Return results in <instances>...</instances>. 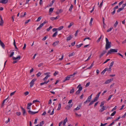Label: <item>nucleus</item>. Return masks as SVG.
I'll return each mask as SVG.
<instances>
[{
    "mask_svg": "<svg viewBox=\"0 0 126 126\" xmlns=\"http://www.w3.org/2000/svg\"><path fill=\"white\" fill-rule=\"evenodd\" d=\"M111 67H109V68L107 70L108 71H110V72H111Z\"/></svg>",
    "mask_w": 126,
    "mask_h": 126,
    "instance_id": "nucleus-60",
    "label": "nucleus"
},
{
    "mask_svg": "<svg viewBox=\"0 0 126 126\" xmlns=\"http://www.w3.org/2000/svg\"><path fill=\"white\" fill-rule=\"evenodd\" d=\"M28 112L30 114L33 115L36 113H37L38 112V111L33 112L31 110H29L28 111Z\"/></svg>",
    "mask_w": 126,
    "mask_h": 126,
    "instance_id": "nucleus-7",
    "label": "nucleus"
},
{
    "mask_svg": "<svg viewBox=\"0 0 126 126\" xmlns=\"http://www.w3.org/2000/svg\"><path fill=\"white\" fill-rule=\"evenodd\" d=\"M93 20V18H91L89 23V25L90 26L92 25V21Z\"/></svg>",
    "mask_w": 126,
    "mask_h": 126,
    "instance_id": "nucleus-32",
    "label": "nucleus"
},
{
    "mask_svg": "<svg viewBox=\"0 0 126 126\" xmlns=\"http://www.w3.org/2000/svg\"><path fill=\"white\" fill-rule=\"evenodd\" d=\"M14 54V52H11V54L10 55L9 57H12Z\"/></svg>",
    "mask_w": 126,
    "mask_h": 126,
    "instance_id": "nucleus-50",
    "label": "nucleus"
},
{
    "mask_svg": "<svg viewBox=\"0 0 126 126\" xmlns=\"http://www.w3.org/2000/svg\"><path fill=\"white\" fill-rule=\"evenodd\" d=\"M106 107L104 106H103L99 110V111L100 112H103L104 110H106Z\"/></svg>",
    "mask_w": 126,
    "mask_h": 126,
    "instance_id": "nucleus-12",
    "label": "nucleus"
},
{
    "mask_svg": "<svg viewBox=\"0 0 126 126\" xmlns=\"http://www.w3.org/2000/svg\"><path fill=\"white\" fill-rule=\"evenodd\" d=\"M112 96H113V95H110L109 96L108 99L107 100L108 101H109V100H110Z\"/></svg>",
    "mask_w": 126,
    "mask_h": 126,
    "instance_id": "nucleus-56",
    "label": "nucleus"
},
{
    "mask_svg": "<svg viewBox=\"0 0 126 126\" xmlns=\"http://www.w3.org/2000/svg\"><path fill=\"white\" fill-rule=\"evenodd\" d=\"M55 1V0H53L51 2V3H50V4L49 5V6L50 7H51L54 2Z\"/></svg>",
    "mask_w": 126,
    "mask_h": 126,
    "instance_id": "nucleus-25",
    "label": "nucleus"
},
{
    "mask_svg": "<svg viewBox=\"0 0 126 126\" xmlns=\"http://www.w3.org/2000/svg\"><path fill=\"white\" fill-rule=\"evenodd\" d=\"M81 104H80L79 105H78L77 107L75 109H74V111H75V110H77L80 109V108L81 106Z\"/></svg>",
    "mask_w": 126,
    "mask_h": 126,
    "instance_id": "nucleus-11",
    "label": "nucleus"
},
{
    "mask_svg": "<svg viewBox=\"0 0 126 126\" xmlns=\"http://www.w3.org/2000/svg\"><path fill=\"white\" fill-rule=\"evenodd\" d=\"M118 22L117 21H116V22L115 23L114 25V27L115 28L117 26Z\"/></svg>",
    "mask_w": 126,
    "mask_h": 126,
    "instance_id": "nucleus-34",
    "label": "nucleus"
},
{
    "mask_svg": "<svg viewBox=\"0 0 126 126\" xmlns=\"http://www.w3.org/2000/svg\"><path fill=\"white\" fill-rule=\"evenodd\" d=\"M75 54V53L74 52H72V53L70 54L68 56L69 57H70L72 56H73Z\"/></svg>",
    "mask_w": 126,
    "mask_h": 126,
    "instance_id": "nucleus-28",
    "label": "nucleus"
},
{
    "mask_svg": "<svg viewBox=\"0 0 126 126\" xmlns=\"http://www.w3.org/2000/svg\"><path fill=\"white\" fill-rule=\"evenodd\" d=\"M21 108L23 111V115L24 116L25 114L26 113V112L24 108H23L22 107H21Z\"/></svg>",
    "mask_w": 126,
    "mask_h": 126,
    "instance_id": "nucleus-13",
    "label": "nucleus"
},
{
    "mask_svg": "<svg viewBox=\"0 0 126 126\" xmlns=\"http://www.w3.org/2000/svg\"><path fill=\"white\" fill-rule=\"evenodd\" d=\"M77 88H79L78 90L81 91L82 89V86H81V84H80L77 87Z\"/></svg>",
    "mask_w": 126,
    "mask_h": 126,
    "instance_id": "nucleus-14",
    "label": "nucleus"
},
{
    "mask_svg": "<svg viewBox=\"0 0 126 126\" xmlns=\"http://www.w3.org/2000/svg\"><path fill=\"white\" fill-rule=\"evenodd\" d=\"M21 58V56L19 55L17 56L16 57H13V60H19Z\"/></svg>",
    "mask_w": 126,
    "mask_h": 126,
    "instance_id": "nucleus-6",
    "label": "nucleus"
},
{
    "mask_svg": "<svg viewBox=\"0 0 126 126\" xmlns=\"http://www.w3.org/2000/svg\"><path fill=\"white\" fill-rule=\"evenodd\" d=\"M92 94L90 96L88 97V98L87 99L88 100H89L90 101H91V98H92Z\"/></svg>",
    "mask_w": 126,
    "mask_h": 126,
    "instance_id": "nucleus-27",
    "label": "nucleus"
},
{
    "mask_svg": "<svg viewBox=\"0 0 126 126\" xmlns=\"http://www.w3.org/2000/svg\"><path fill=\"white\" fill-rule=\"evenodd\" d=\"M94 62H93V63L92 64L91 66H90V67H88L87 69H91L93 66L94 65V64L93 63Z\"/></svg>",
    "mask_w": 126,
    "mask_h": 126,
    "instance_id": "nucleus-36",
    "label": "nucleus"
},
{
    "mask_svg": "<svg viewBox=\"0 0 126 126\" xmlns=\"http://www.w3.org/2000/svg\"><path fill=\"white\" fill-rule=\"evenodd\" d=\"M29 92L28 91H27V92H25L24 93V94L25 96H26V95H28L29 94Z\"/></svg>",
    "mask_w": 126,
    "mask_h": 126,
    "instance_id": "nucleus-58",
    "label": "nucleus"
},
{
    "mask_svg": "<svg viewBox=\"0 0 126 126\" xmlns=\"http://www.w3.org/2000/svg\"><path fill=\"white\" fill-rule=\"evenodd\" d=\"M61 108V103H59L58 104V107L57 109V110H59Z\"/></svg>",
    "mask_w": 126,
    "mask_h": 126,
    "instance_id": "nucleus-23",
    "label": "nucleus"
},
{
    "mask_svg": "<svg viewBox=\"0 0 126 126\" xmlns=\"http://www.w3.org/2000/svg\"><path fill=\"white\" fill-rule=\"evenodd\" d=\"M4 23L3 20H1L0 21V26H2Z\"/></svg>",
    "mask_w": 126,
    "mask_h": 126,
    "instance_id": "nucleus-31",
    "label": "nucleus"
},
{
    "mask_svg": "<svg viewBox=\"0 0 126 126\" xmlns=\"http://www.w3.org/2000/svg\"><path fill=\"white\" fill-rule=\"evenodd\" d=\"M118 51V49H110L109 51H108L107 54H106V56L112 53H115L117 52Z\"/></svg>",
    "mask_w": 126,
    "mask_h": 126,
    "instance_id": "nucleus-2",
    "label": "nucleus"
},
{
    "mask_svg": "<svg viewBox=\"0 0 126 126\" xmlns=\"http://www.w3.org/2000/svg\"><path fill=\"white\" fill-rule=\"evenodd\" d=\"M63 28V26H61L60 27H59V28H57L58 30H62Z\"/></svg>",
    "mask_w": 126,
    "mask_h": 126,
    "instance_id": "nucleus-38",
    "label": "nucleus"
},
{
    "mask_svg": "<svg viewBox=\"0 0 126 126\" xmlns=\"http://www.w3.org/2000/svg\"><path fill=\"white\" fill-rule=\"evenodd\" d=\"M113 80V79L112 78V79H109L107 80L106 82H105L104 83L105 84H106L109 83H110V82L112 81Z\"/></svg>",
    "mask_w": 126,
    "mask_h": 126,
    "instance_id": "nucleus-8",
    "label": "nucleus"
},
{
    "mask_svg": "<svg viewBox=\"0 0 126 126\" xmlns=\"http://www.w3.org/2000/svg\"><path fill=\"white\" fill-rule=\"evenodd\" d=\"M72 38V36L71 35H70L69 37H67V38L66 40L67 41H69Z\"/></svg>",
    "mask_w": 126,
    "mask_h": 126,
    "instance_id": "nucleus-16",
    "label": "nucleus"
},
{
    "mask_svg": "<svg viewBox=\"0 0 126 126\" xmlns=\"http://www.w3.org/2000/svg\"><path fill=\"white\" fill-rule=\"evenodd\" d=\"M98 98L96 97H95L94 98V100H93L94 102L97 101L98 100Z\"/></svg>",
    "mask_w": 126,
    "mask_h": 126,
    "instance_id": "nucleus-54",
    "label": "nucleus"
},
{
    "mask_svg": "<svg viewBox=\"0 0 126 126\" xmlns=\"http://www.w3.org/2000/svg\"><path fill=\"white\" fill-rule=\"evenodd\" d=\"M14 45L15 47V49H18V48H17V47H16V42H15V39L14 40Z\"/></svg>",
    "mask_w": 126,
    "mask_h": 126,
    "instance_id": "nucleus-24",
    "label": "nucleus"
},
{
    "mask_svg": "<svg viewBox=\"0 0 126 126\" xmlns=\"http://www.w3.org/2000/svg\"><path fill=\"white\" fill-rule=\"evenodd\" d=\"M58 32L56 31L53 35L52 37H55L57 35Z\"/></svg>",
    "mask_w": 126,
    "mask_h": 126,
    "instance_id": "nucleus-22",
    "label": "nucleus"
},
{
    "mask_svg": "<svg viewBox=\"0 0 126 126\" xmlns=\"http://www.w3.org/2000/svg\"><path fill=\"white\" fill-rule=\"evenodd\" d=\"M59 42V41H56L53 43L52 44V45L53 46H55L58 44Z\"/></svg>",
    "mask_w": 126,
    "mask_h": 126,
    "instance_id": "nucleus-10",
    "label": "nucleus"
},
{
    "mask_svg": "<svg viewBox=\"0 0 126 126\" xmlns=\"http://www.w3.org/2000/svg\"><path fill=\"white\" fill-rule=\"evenodd\" d=\"M114 63V62L113 61L110 64V65L109 67H111L113 65V64Z\"/></svg>",
    "mask_w": 126,
    "mask_h": 126,
    "instance_id": "nucleus-48",
    "label": "nucleus"
},
{
    "mask_svg": "<svg viewBox=\"0 0 126 126\" xmlns=\"http://www.w3.org/2000/svg\"><path fill=\"white\" fill-rule=\"evenodd\" d=\"M108 69V68L107 67L105 69L103 70L101 73V74L102 75H104V73H105V72Z\"/></svg>",
    "mask_w": 126,
    "mask_h": 126,
    "instance_id": "nucleus-19",
    "label": "nucleus"
},
{
    "mask_svg": "<svg viewBox=\"0 0 126 126\" xmlns=\"http://www.w3.org/2000/svg\"><path fill=\"white\" fill-rule=\"evenodd\" d=\"M8 2V0H0V3L6 4Z\"/></svg>",
    "mask_w": 126,
    "mask_h": 126,
    "instance_id": "nucleus-9",
    "label": "nucleus"
},
{
    "mask_svg": "<svg viewBox=\"0 0 126 126\" xmlns=\"http://www.w3.org/2000/svg\"><path fill=\"white\" fill-rule=\"evenodd\" d=\"M36 80V79H33L32 80V81L30 83V87H32V86L34 84V82Z\"/></svg>",
    "mask_w": 126,
    "mask_h": 126,
    "instance_id": "nucleus-3",
    "label": "nucleus"
},
{
    "mask_svg": "<svg viewBox=\"0 0 126 126\" xmlns=\"http://www.w3.org/2000/svg\"><path fill=\"white\" fill-rule=\"evenodd\" d=\"M41 16L39 17L37 19V20L36 21H39L41 19Z\"/></svg>",
    "mask_w": 126,
    "mask_h": 126,
    "instance_id": "nucleus-51",
    "label": "nucleus"
},
{
    "mask_svg": "<svg viewBox=\"0 0 126 126\" xmlns=\"http://www.w3.org/2000/svg\"><path fill=\"white\" fill-rule=\"evenodd\" d=\"M94 62H93V63L92 64L91 66H90V67H88L87 69H91L93 66L94 65V64L93 63Z\"/></svg>",
    "mask_w": 126,
    "mask_h": 126,
    "instance_id": "nucleus-35",
    "label": "nucleus"
},
{
    "mask_svg": "<svg viewBox=\"0 0 126 126\" xmlns=\"http://www.w3.org/2000/svg\"><path fill=\"white\" fill-rule=\"evenodd\" d=\"M124 2L123 0L122 1L120 2H119V6L121 5Z\"/></svg>",
    "mask_w": 126,
    "mask_h": 126,
    "instance_id": "nucleus-64",
    "label": "nucleus"
},
{
    "mask_svg": "<svg viewBox=\"0 0 126 126\" xmlns=\"http://www.w3.org/2000/svg\"><path fill=\"white\" fill-rule=\"evenodd\" d=\"M83 45V44H80L78 45L77 46V48H79L81 46Z\"/></svg>",
    "mask_w": 126,
    "mask_h": 126,
    "instance_id": "nucleus-39",
    "label": "nucleus"
},
{
    "mask_svg": "<svg viewBox=\"0 0 126 126\" xmlns=\"http://www.w3.org/2000/svg\"><path fill=\"white\" fill-rule=\"evenodd\" d=\"M52 28V26H50V27L48 28H47V31H50V30Z\"/></svg>",
    "mask_w": 126,
    "mask_h": 126,
    "instance_id": "nucleus-41",
    "label": "nucleus"
},
{
    "mask_svg": "<svg viewBox=\"0 0 126 126\" xmlns=\"http://www.w3.org/2000/svg\"><path fill=\"white\" fill-rule=\"evenodd\" d=\"M113 28V27H111L108 30H107V32H109Z\"/></svg>",
    "mask_w": 126,
    "mask_h": 126,
    "instance_id": "nucleus-55",
    "label": "nucleus"
},
{
    "mask_svg": "<svg viewBox=\"0 0 126 126\" xmlns=\"http://www.w3.org/2000/svg\"><path fill=\"white\" fill-rule=\"evenodd\" d=\"M41 74V73L40 72H39L37 74H36V76L37 77H39Z\"/></svg>",
    "mask_w": 126,
    "mask_h": 126,
    "instance_id": "nucleus-40",
    "label": "nucleus"
},
{
    "mask_svg": "<svg viewBox=\"0 0 126 126\" xmlns=\"http://www.w3.org/2000/svg\"><path fill=\"white\" fill-rule=\"evenodd\" d=\"M107 51H106L105 50H103V51L100 54L99 56V58L100 59L101 57L103 55L105 54Z\"/></svg>",
    "mask_w": 126,
    "mask_h": 126,
    "instance_id": "nucleus-5",
    "label": "nucleus"
},
{
    "mask_svg": "<svg viewBox=\"0 0 126 126\" xmlns=\"http://www.w3.org/2000/svg\"><path fill=\"white\" fill-rule=\"evenodd\" d=\"M80 91L78 90L76 93V94L77 95L79 94L80 93Z\"/></svg>",
    "mask_w": 126,
    "mask_h": 126,
    "instance_id": "nucleus-53",
    "label": "nucleus"
},
{
    "mask_svg": "<svg viewBox=\"0 0 126 126\" xmlns=\"http://www.w3.org/2000/svg\"><path fill=\"white\" fill-rule=\"evenodd\" d=\"M105 39L106 42L105 48L106 50H107L111 47V43L110 42H109L108 39L107 38H106Z\"/></svg>",
    "mask_w": 126,
    "mask_h": 126,
    "instance_id": "nucleus-1",
    "label": "nucleus"
},
{
    "mask_svg": "<svg viewBox=\"0 0 126 126\" xmlns=\"http://www.w3.org/2000/svg\"><path fill=\"white\" fill-rule=\"evenodd\" d=\"M11 110H10L6 112V114L7 115H9L11 113Z\"/></svg>",
    "mask_w": 126,
    "mask_h": 126,
    "instance_id": "nucleus-45",
    "label": "nucleus"
},
{
    "mask_svg": "<svg viewBox=\"0 0 126 126\" xmlns=\"http://www.w3.org/2000/svg\"><path fill=\"white\" fill-rule=\"evenodd\" d=\"M0 44L1 46L3 48H4L5 47V45L0 40Z\"/></svg>",
    "mask_w": 126,
    "mask_h": 126,
    "instance_id": "nucleus-18",
    "label": "nucleus"
},
{
    "mask_svg": "<svg viewBox=\"0 0 126 126\" xmlns=\"http://www.w3.org/2000/svg\"><path fill=\"white\" fill-rule=\"evenodd\" d=\"M63 11V10L62 9H60L58 11H56V13L57 15H58L59 14H60Z\"/></svg>",
    "mask_w": 126,
    "mask_h": 126,
    "instance_id": "nucleus-15",
    "label": "nucleus"
},
{
    "mask_svg": "<svg viewBox=\"0 0 126 126\" xmlns=\"http://www.w3.org/2000/svg\"><path fill=\"white\" fill-rule=\"evenodd\" d=\"M123 10V9L122 8H120L118 9V10L117 11V12L118 13L119 12H120V11H121L122 10Z\"/></svg>",
    "mask_w": 126,
    "mask_h": 126,
    "instance_id": "nucleus-46",
    "label": "nucleus"
},
{
    "mask_svg": "<svg viewBox=\"0 0 126 126\" xmlns=\"http://www.w3.org/2000/svg\"><path fill=\"white\" fill-rule=\"evenodd\" d=\"M70 78V77L69 76H67L65 78V79L63 81V82H64L67 80H69Z\"/></svg>",
    "mask_w": 126,
    "mask_h": 126,
    "instance_id": "nucleus-17",
    "label": "nucleus"
},
{
    "mask_svg": "<svg viewBox=\"0 0 126 126\" xmlns=\"http://www.w3.org/2000/svg\"><path fill=\"white\" fill-rule=\"evenodd\" d=\"M50 76V75H47V76L43 79V80L45 81H46L47 80L48 78Z\"/></svg>",
    "mask_w": 126,
    "mask_h": 126,
    "instance_id": "nucleus-21",
    "label": "nucleus"
},
{
    "mask_svg": "<svg viewBox=\"0 0 126 126\" xmlns=\"http://www.w3.org/2000/svg\"><path fill=\"white\" fill-rule=\"evenodd\" d=\"M101 92H99L97 94L96 97H97V98H99V95H100V94H101Z\"/></svg>",
    "mask_w": 126,
    "mask_h": 126,
    "instance_id": "nucleus-47",
    "label": "nucleus"
},
{
    "mask_svg": "<svg viewBox=\"0 0 126 126\" xmlns=\"http://www.w3.org/2000/svg\"><path fill=\"white\" fill-rule=\"evenodd\" d=\"M73 105V104L68 105L66 107H65V109L67 110H68L70 109V108L72 107Z\"/></svg>",
    "mask_w": 126,
    "mask_h": 126,
    "instance_id": "nucleus-4",
    "label": "nucleus"
},
{
    "mask_svg": "<svg viewBox=\"0 0 126 126\" xmlns=\"http://www.w3.org/2000/svg\"><path fill=\"white\" fill-rule=\"evenodd\" d=\"M102 35H101L100 37L98 39L97 41V42L98 43L100 41L101 39V37H102Z\"/></svg>",
    "mask_w": 126,
    "mask_h": 126,
    "instance_id": "nucleus-49",
    "label": "nucleus"
},
{
    "mask_svg": "<svg viewBox=\"0 0 126 126\" xmlns=\"http://www.w3.org/2000/svg\"><path fill=\"white\" fill-rule=\"evenodd\" d=\"M54 9V8H50L49 9V13H52L53 12V11Z\"/></svg>",
    "mask_w": 126,
    "mask_h": 126,
    "instance_id": "nucleus-30",
    "label": "nucleus"
},
{
    "mask_svg": "<svg viewBox=\"0 0 126 126\" xmlns=\"http://www.w3.org/2000/svg\"><path fill=\"white\" fill-rule=\"evenodd\" d=\"M8 97L7 98L5 99V100H3V102H2V105H1V106L2 107L3 106H4V103H5V101H6L7 100V99H8Z\"/></svg>",
    "mask_w": 126,
    "mask_h": 126,
    "instance_id": "nucleus-33",
    "label": "nucleus"
},
{
    "mask_svg": "<svg viewBox=\"0 0 126 126\" xmlns=\"http://www.w3.org/2000/svg\"><path fill=\"white\" fill-rule=\"evenodd\" d=\"M110 60V59H108L103 64L105 63H107Z\"/></svg>",
    "mask_w": 126,
    "mask_h": 126,
    "instance_id": "nucleus-63",
    "label": "nucleus"
},
{
    "mask_svg": "<svg viewBox=\"0 0 126 126\" xmlns=\"http://www.w3.org/2000/svg\"><path fill=\"white\" fill-rule=\"evenodd\" d=\"M73 7V5L72 4H71V5L70 7V8L69 9V10L70 11H72Z\"/></svg>",
    "mask_w": 126,
    "mask_h": 126,
    "instance_id": "nucleus-42",
    "label": "nucleus"
},
{
    "mask_svg": "<svg viewBox=\"0 0 126 126\" xmlns=\"http://www.w3.org/2000/svg\"><path fill=\"white\" fill-rule=\"evenodd\" d=\"M43 64V63H41L38 65V66L39 67H40L42 66Z\"/></svg>",
    "mask_w": 126,
    "mask_h": 126,
    "instance_id": "nucleus-52",
    "label": "nucleus"
},
{
    "mask_svg": "<svg viewBox=\"0 0 126 126\" xmlns=\"http://www.w3.org/2000/svg\"><path fill=\"white\" fill-rule=\"evenodd\" d=\"M116 112V111H114L110 115L111 116H113L115 114Z\"/></svg>",
    "mask_w": 126,
    "mask_h": 126,
    "instance_id": "nucleus-44",
    "label": "nucleus"
},
{
    "mask_svg": "<svg viewBox=\"0 0 126 126\" xmlns=\"http://www.w3.org/2000/svg\"><path fill=\"white\" fill-rule=\"evenodd\" d=\"M44 124V121H43L40 122L39 123V126H42Z\"/></svg>",
    "mask_w": 126,
    "mask_h": 126,
    "instance_id": "nucleus-29",
    "label": "nucleus"
},
{
    "mask_svg": "<svg viewBox=\"0 0 126 126\" xmlns=\"http://www.w3.org/2000/svg\"><path fill=\"white\" fill-rule=\"evenodd\" d=\"M67 118H66L64 120L63 122L66 123L67 122Z\"/></svg>",
    "mask_w": 126,
    "mask_h": 126,
    "instance_id": "nucleus-57",
    "label": "nucleus"
},
{
    "mask_svg": "<svg viewBox=\"0 0 126 126\" xmlns=\"http://www.w3.org/2000/svg\"><path fill=\"white\" fill-rule=\"evenodd\" d=\"M117 108V106H116L114 108H113L111 110V111H113L114 110H116Z\"/></svg>",
    "mask_w": 126,
    "mask_h": 126,
    "instance_id": "nucleus-62",
    "label": "nucleus"
},
{
    "mask_svg": "<svg viewBox=\"0 0 126 126\" xmlns=\"http://www.w3.org/2000/svg\"><path fill=\"white\" fill-rule=\"evenodd\" d=\"M75 89L74 88H73L71 90L70 92V94H72L73 93Z\"/></svg>",
    "mask_w": 126,
    "mask_h": 126,
    "instance_id": "nucleus-26",
    "label": "nucleus"
},
{
    "mask_svg": "<svg viewBox=\"0 0 126 126\" xmlns=\"http://www.w3.org/2000/svg\"><path fill=\"white\" fill-rule=\"evenodd\" d=\"M105 102H106L105 101H103V102H102L101 103V104L100 105V106L101 107L102 106L103 107V106L104 105V103H105Z\"/></svg>",
    "mask_w": 126,
    "mask_h": 126,
    "instance_id": "nucleus-37",
    "label": "nucleus"
},
{
    "mask_svg": "<svg viewBox=\"0 0 126 126\" xmlns=\"http://www.w3.org/2000/svg\"><path fill=\"white\" fill-rule=\"evenodd\" d=\"M36 102H40V101L37 100H33V103Z\"/></svg>",
    "mask_w": 126,
    "mask_h": 126,
    "instance_id": "nucleus-59",
    "label": "nucleus"
},
{
    "mask_svg": "<svg viewBox=\"0 0 126 126\" xmlns=\"http://www.w3.org/2000/svg\"><path fill=\"white\" fill-rule=\"evenodd\" d=\"M16 92V91H15L13 92H12L10 94V95L11 96H12V95H14V94H15V92Z\"/></svg>",
    "mask_w": 126,
    "mask_h": 126,
    "instance_id": "nucleus-61",
    "label": "nucleus"
},
{
    "mask_svg": "<svg viewBox=\"0 0 126 126\" xmlns=\"http://www.w3.org/2000/svg\"><path fill=\"white\" fill-rule=\"evenodd\" d=\"M74 24V23L73 22H71L70 24L68 26V28H70V27L73 25Z\"/></svg>",
    "mask_w": 126,
    "mask_h": 126,
    "instance_id": "nucleus-20",
    "label": "nucleus"
},
{
    "mask_svg": "<svg viewBox=\"0 0 126 126\" xmlns=\"http://www.w3.org/2000/svg\"><path fill=\"white\" fill-rule=\"evenodd\" d=\"M94 102L93 100H92V101H91L90 103H89V106H90L92 104H93L94 103Z\"/></svg>",
    "mask_w": 126,
    "mask_h": 126,
    "instance_id": "nucleus-43",
    "label": "nucleus"
}]
</instances>
